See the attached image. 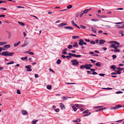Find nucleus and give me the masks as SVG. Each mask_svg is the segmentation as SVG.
<instances>
[{
  "instance_id": "nucleus-10",
  "label": "nucleus",
  "mask_w": 124,
  "mask_h": 124,
  "mask_svg": "<svg viewBox=\"0 0 124 124\" xmlns=\"http://www.w3.org/2000/svg\"><path fill=\"white\" fill-rule=\"evenodd\" d=\"M21 112L23 115H26L28 114L27 111L26 110H21Z\"/></svg>"
},
{
  "instance_id": "nucleus-27",
  "label": "nucleus",
  "mask_w": 124,
  "mask_h": 124,
  "mask_svg": "<svg viewBox=\"0 0 124 124\" xmlns=\"http://www.w3.org/2000/svg\"><path fill=\"white\" fill-rule=\"evenodd\" d=\"M18 23L21 25L23 26H24L25 25V24L23 23L20 22L19 21L18 22Z\"/></svg>"
},
{
  "instance_id": "nucleus-63",
  "label": "nucleus",
  "mask_w": 124,
  "mask_h": 124,
  "mask_svg": "<svg viewBox=\"0 0 124 124\" xmlns=\"http://www.w3.org/2000/svg\"><path fill=\"white\" fill-rule=\"evenodd\" d=\"M119 46L118 45H117V46H116L114 48V49H115V50L117 49L118 48V47H119Z\"/></svg>"
},
{
  "instance_id": "nucleus-17",
  "label": "nucleus",
  "mask_w": 124,
  "mask_h": 124,
  "mask_svg": "<svg viewBox=\"0 0 124 124\" xmlns=\"http://www.w3.org/2000/svg\"><path fill=\"white\" fill-rule=\"evenodd\" d=\"M38 121V120H33L31 122V124H36V122Z\"/></svg>"
},
{
  "instance_id": "nucleus-24",
  "label": "nucleus",
  "mask_w": 124,
  "mask_h": 124,
  "mask_svg": "<svg viewBox=\"0 0 124 124\" xmlns=\"http://www.w3.org/2000/svg\"><path fill=\"white\" fill-rule=\"evenodd\" d=\"M74 45H73V46L74 47H78V45L77 43L75 42L74 43Z\"/></svg>"
},
{
  "instance_id": "nucleus-34",
  "label": "nucleus",
  "mask_w": 124,
  "mask_h": 124,
  "mask_svg": "<svg viewBox=\"0 0 124 124\" xmlns=\"http://www.w3.org/2000/svg\"><path fill=\"white\" fill-rule=\"evenodd\" d=\"M102 107H103V106H97V107H93V108H100Z\"/></svg>"
},
{
  "instance_id": "nucleus-19",
  "label": "nucleus",
  "mask_w": 124,
  "mask_h": 124,
  "mask_svg": "<svg viewBox=\"0 0 124 124\" xmlns=\"http://www.w3.org/2000/svg\"><path fill=\"white\" fill-rule=\"evenodd\" d=\"M97 15L98 16L100 17H101V18H106V17L105 16V15H103V16H100L98 15Z\"/></svg>"
},
{
  "instance_id": "nucleus-35",
  "label": "nucleus",
  "mask_w": 124,
  "mask_h": 124,
  "mask_svg": "<svg viewBox=\"0 0 124 124\" xmlns=\"http://www.w3.org/2000/svg\"><path fill=\"white\" fill-rule=\"evenodd\" d=\"M14 61H12L11 62H10L8 63H7V65H9L10 64H14Z\"/></svg>"
},
{
  "instance_id": "nucleus-33",
  "label": "nucleus",
  "mask_w": 124,
  "mask_h": 124,
  "mask_svg": "<svg viewBox=\"0 0 124 124\" xmlns=\"http://www.w3.org/2000/svg\"><path fill=\"white\" fill-rule=\"evenodd\" d=\"M73 47V46L72 45H69L68 46V48L69 49H71Z\"/></svg>"
},
{
  "instance_id": "nucleus-2",
  "label": "nucleus",
  "mask_w": 124,
  "mask_h": 124,
  "mask_svg": "<svg viewBox=\"0 0 124 124\" xmlns=\"http://www.w3.org/2000/svg\"><path fill=\"white\" fill-rule=\"evenodd\" d=\"M71 62L72 63V64L74 65L78 66L79 64V62L77 61L76 59L72 60L71 61Z\"/></svg>"
},
{
  "instance_id": "nucleus-8",
  "label": "nucleus",
  "mask_w": 124,
  "mask_h": 124,
  "mask_svg": "<svg viewBox=\"0 0 124 124\" xmlns=\"http://www.w3.org/2000/svg\"><path fill=\"white\" fill-rule=\"evenodd\" d=\"M64 28L66 29L70 30H73L74 29V28L73 27L70 26H65L64 27Z\"/></svg>"
},
{
  "instance_id": "nucleus-16",
  "label": "nucleus",
  "mask_w": 124,
  "mask_h": 124,
  "mask_svg": "<svg viewBox=\"0 0 124 124\" xmlns=\"http://www.w3.org/2000/svg\"><path fill=\"white\" fill-rule=\"evenodd\" d=\"M79 38L80 37L79 36H72V38L73 39H75L76 38L79 39Z\"/></svg>"
},
{
  "instance_id": "nucleus-56",
  "label": "nucleus",
  "mask_w": 124,
  "mask_h": 124,
  "mask_svg": "<svg viewBox=\"0 0 124 124\" xmlns=\"http://www.w3.org/2000/svg\"><path fill=\"white\" fill-rule=\"evenodd\" d=\"M85 40L86 42H90V40L88 39H85Z\"/></svg>"
},
{
  "instance_id": "nucleus-26",
  "label": "nucleus",
  "mask_w": 124,
  "mask_h": 124,
  "mask_svg": "<svg viewBox=\"0 0 124 124\" xmlns=\"http://www.w3.org/2000/svg\"><path fill=\"white\" fill-rule=\"evenodd\" d=\"M61 62V61L60 59H58L56 62V63L57 64H59Z\"/></svg>"
},
{
  "instance_id": "nucleus-50",
  "label": "nucleus",
  "mask_w": 124,
  "mask_h": 124,
  "mask_svg": "<svg viewBox=\"0 0 124 124\" xmlns=\"http://www.w3.org/2000/svg\"><path fill=\"white\" fill-rule=\"evenodd\" d=\"M112 57L113 59H115L116 57V55H113L112 56Z\"/></svg>"
},
{
  "instance_id": "nucleus-12",
  "label": "nucleus",
  "mask_w": 124,
  "mask_h": 124,
  "mask_svg": "<svg viewBox=\"0 0 124 124\" xmlns=\"http://www.w3.org/2000/svg\"><path fill=\"white\" fill-rule=\"evenodd\" d=\"M106 42V41L103 39H101L99 41V43L100 44H103Z\"/></svg>"
},
{
  "instance_id": "nucleus-52",
  "label": "nucleus",
  "mask_w": 124,
  "mask_h": 124,
  "mask_svg": "<svg viewBox=\"0 0 124 124\" xmlns=\"http://www.w3.org/2000/svg\"><path fill=\"white\" fill-rule=\"evenodd\" d=\"M90 43L91 44H95V42L94 41H90Z\"/></svg>"
},
{
  "instance_id": "nucleus-57",
  "label": "nucleus",
  "mask_w": 124,
  "mask_h": 124,
  "mask_svg": "<svg viewBox=\"0 0 124 124\" xmlns=\"http://www.w3.org/2000/svg\"><path fill=\"white\" fill-rule=\"evenodd\" d=\"M67 84H76V83H66Z\"/></svg>"
},
{
  "instance_id": "nucleus-60",
  "label": "nucleus",
  "mask_w": 124,
  "mask_h": 124,
  "mask_svg": "<svg viewBox=\"0 0 124 124\" xmlns=\"http://www.w3.org/2000/svg\"><path fill=\"white\" fill-rule=\"evenodd\" d=\"M5 15H4L2 14L0 15V17H5Z\"/></svg>"
},
{
  "instance_id": "nucleus-38",
  "label": "nucleus",
  "mask_w": 124,
  "mask_h": 124,
  "mask_svg": "<svg viewBox=\"0 0 124 124\" xmlns=\"http://www.w3.org/2000/svg\"><path fill=\"white\" fill-rule=\"evenodd\" d=\"M28 44V43H25H25L22 46H21L22 47H24L25 46H26L27 44Z\"/></svg>"
},
{
  "instance_id": "nucleus-54",
  "label": "nucleus",
  "mask_w": 124,
  "mask_h": 124,
  "mask_svg": "<svg viewBox=\"0 0 124 124\" xmlns=\"http://www.w3.org/2000/svg\"><path fill=\"white\" fill-rule=\"evenodd\" d=\"M17 93L18 94H20L21 93V92L20 91L18 90H17Z\"/></svg>"
},
{
  "instance_id": "nucleus-37",
  "label": "nucleus",
  "mask_w": 124,
  "mask_h": 124,
  "mask_svg": "<svg viewBox=\"0 0 124 124\" xmlns=\"http://www.w3.org/2000/svg\"><path fill=\"white\" fill-rule=\"evenodd\" d=\"M89 111V110L88 109H87V110H85L82 113L83 114H85V113H87Z\"/></svg>"
},
{
  "instance_id": "nucleus-48",
  "label": "nucleus",
  "mask_w": 124,
  "mask_h": 124,
  "mask_svg": "<svg viewBox=\"0 0 124 124\" xmlns=\"http://www.w3.org/2000/svg\"><path fill=\"white\" fill-rule=\"evenodd\" d=\"M116 74H120L121 73V71L120 70H117L116 71Z\"/></svg>"
},
{
  "instance_id": "nucleus-45",
  "label": "nucleus",
  "mask_w": 124,
  "mask_h": 124,
  "mask_svg": "<svg viewBox=\"0 0 124 124\" xmlns=\"http://www.w3.org/2000/svg\"><path fill=\"white\" fill-rule=\"evenodd\" d=\"M91 20L92 21H95V22H96V21H98V19H92Z\"/></svg>"
},
{
  "instance_id": "nucleus-51",
  "label": "nucleus",
  "mask_w": 124,
  "mask_h": 124,
  "mask_svg": "<svg viewBox=\"0 0 124 124\" xmlns=\"http://www.w3.org/2000/svg\"><path fill=\"white\" fill-rule=\"evenodd\" d=\"M62 53L63 54H67V52L63 50L62 51Z\"/></svg>"
},
{
  "instance_id": "nucleus-11",
  "label": "nucleus",
  "mask_w": 124,
  "mask_h": 124,
  "mask_svg": "<svg viewBox=\"0 0 124 124\" xmlns=\"http://www.w3.org/2000/svg\"><path fill=\"white\" fill-rule=\"evenodd\" d=\"M79 44L81 46H82L83 45V43H84L83 40L81 39H80L79 40Z\"/></svg>"
},
{
  "instance_id": "nucleus-36",
  "label": "nucleus",
  "mask_w": 124,
  "mask_h": 124,
  "mask_svg": "<svg viewBox=\"0 0 124 124\" xmlns=\"http://www.w3.org/2000/svg\"><path fill=\"white\" fill-rule=\"evenodd\" d=\"M80 27L81 28L83 29H85L86 28V27L85 26H84L82 25H81Z\"/></svg>"
},
{
  "instance_id": "nucleus-41",
  "label": "nucleus",
  "mask_w": 124,
  "mask_h": 124,
  "mask_svg": "<svg viewBox=\"0 0 124 124\" xmlns=\"http://www.w3.org/2000/svg\"><path fill=\"white\" fill-rule=\"evenodd\" d=\"M27 58V57H22L21 58V59L22 60H25Z\"/></svg>"
},
{
  "instance_id": "nucleus-15",
  "label": "nucleus",
  "mask_w": 124,
  "mask_h": 124,
  "mask_svg": "<svg viewBox=\"0 0 124 124\" xmlns=\"http://www.w3.org/2000/svg\"><path fill=\"white\" fill-rule=\"evenodd\" d=\"M81 69H83L84 68H85L86 69V66L85 64V65H81L80 66Z\"/></svg>"
},
{
  "instance_id": "nucleus-3",
  "label": "nucleus",
  "mask_w": 124,
  "mask_h": 124,
  "mask_svg": "<svg viewBox=\"0 0 124 124\" xmlns=\"http://www.w3.org/2000/svg\"><path fill=\"white\" fill-rule=\"evenodd\" d=\"M122 107V106L120 105H117L116 106L112 107L111 108V109H117L119 108H121Z\"/></svg>"
},
{
  "instance_id": "nucleus-9",
  "label": "nucleus",
  "mask_w": 124,
  "mask_h": 124,
  "mask_svg": "<svg viewBox=\"0 0 124 124\" xmlns=\"http://www.w3.org/2000/svg\"><path fill=\"white\" fill-rule=\"evenodd\" d=\"M109 43L111 44L114 43L115 44L117 45H120V43L119 42H117L116 41H111L109 42Z\"/></svg>"
},
{
  "instance_id": "nucleus-59",
  "label": "nucleus",
  "mask_w": 124,
  "mask_h": 124,
  "mask_svg": "<svg viewBox=\"0 0 124 124\" xmlns=\"http://www.w3.org/2000/svg\"><path fill=\"white\" fill-rule=\"evenodd\" d=\"M79 15V12H78L77 13V14H76V17H78Z\"/></svg>"
},
{
  "instance_id": "nucleus-44",
  "label": "nucleus",
  "mask_w": 124,
  "mask_h": 124,
  "mask_svg": "<svg viewBox=\"0 0 124 124\" xmlns=\"http://www.w3.org/2000/svg\"><path fill=\"white\" fill-rule=\"evenodd\" d=\"M120 51V49H116L115 50H114V51L115 52H119Z\"/></svg>"
},
{
  "instance_id": "nucleus-6",
  "label": "nucleus",
  "mask_w": 124,
  "mask_h": 124,
  "mask_svg": "<svg viewBox=\"0 0 124 124\" xmlns=\"http://www.w3.org/2000/svg\"><path fill=\"white\" fill-rule=\"evenodd\" d=\"M85 65L86 66V69L89 70L91 69V68L92 66V65L90 64H85Z\"/></svg>"
},
{
  "instance_id": "nucleus-5",
  "label": "nucleus",
  "mask_w": 124,
  "mask_h": 124,
  "mask_svg": "<svg viewBox=\"0 0 124 124\" xmlns=\"http://www.w3.org/2000/svg\"><path fill=\"white\" fill-rule=\"evenodd\" d=\"M68 24L66 22L62 23L59 24L58 25V27H62L63 26L67 25Z\"/></svg>"
},
{
  "instance_id": "nucleus-4",
  "label": "nucleus",
  "mask_w": 124,
  "mask_h": 124,
  "mask_svg": "<svg viewBox=\"0 0 124 124\" xmlns=\"http://www.w3.org/2000/svg\"><path fill=\"white\" fill-rule=\"evenodd\" d=\"M27 69V70L28 71H32V69H31V66L30 65H29L26 66L25 67Z\"/></svg>"
},
{
  "instance_id": "nucleus-40",
  "label": "nucleus",
  "mask_w": 124,
  "mask_h": 124,
  "mask_svg": "<svg viewBox=\"0 0 124 124\" xmlns=\"http://www.w3.org/2000/svg\"><path fill=\"white\" fill-rule=\"evenodd\" d=\"M54 110L56 112H58L59 111V109L58 108H56L55 109H54Z\"/></svg>"
},
{
  "instance_id": "nucleus-62",
  "label": "nucleus",
  "mask_w": 124,
  "mask_h": 124,
  "mask_svg": "<svg viewBox=\"0 0 124 124\" xmlns=\"http://www.w3.org/2000/svg\"><path fill=\"white\" fill-rule=\"evenodd\" d=\"M0 9H1L3 10H6V8H0Z\"/></svg>"
},
{
  "instance_id": "nucleus-42",
  "label": "nucleus",
  "mask_w": 124,
  "mask_h": 124,
  "mask_svg": "<svg viewBox=\"0 0 124 124\" xmlns=\"http://www.w3.org/2000/svg\"><path fill=\"white\" fill-rule=\"evenodd\" d=\"M91 29H92V30L93 32H94V33H96V31L95 30H94V28H93V27H91Z\"/></svg>"
},
{
  "instance_id": "nucleus-23",
  "label": "nucleus",
  "mask_w": 124,
  "mask_h": 124,
  "mask_svg": "<svg viewBox=\"0 0 124 124\" xmlns=\"http://www.w3.org/2000/svg\"><path fill=\"white\" fill-rule=\"evenodd\" d=\"M116 68V66L115 65H112L111 66L110 68L111 69L115 70Z\"/></svg>"
},
{
  "instance_id": "nucleus-21",
  "label": "nucleus",
  "mask_w": 124,
  "mask_h": 124,
  "mask_svg": "<svg viewBox=\"0 0 124 124\" xmlns=\"http://www.w3.org/2000/svg\"><path fill=\"white\" fill-rule=\"evenodd\" d=\"M20 42L21 41H19L17 43L14 44V46L15 47L17 46L20 43Z\"/></svg>"
},
{
  "instance_id": "nucleus-61",
  "label": "nucleus",
  "mask_w": 124,
  "mask_h": 124,
  "mask_svg": "<svg viewBox=\"0 0 124 124\" xmlns=\"http://www.w3.org/2000/svg\"><path fill=\"white\" fill-rule=\"evenodd\" d=\"M92 74L93 75H96L97 74V73L96 72L94 71L92 73Z\"/></svg>"
},
{
  "instance_id": "nucleus-29",
  "label": "nucleus",
  "mask_w": 124,
  "mask_h": 124,
  "mask_svg": "<svg viewBox=\"0 0 124 124\" xmlns=\"http://www.w3.org/2000/svg\"><path fill=\"white\" fill-rule=\"evenodd\" d=\"M115 46L116 45L115 44H113L110 45V47L111 48H114Z\"/></svg>"
},
{
  "instance_id": "nucleus-13",
  "label": "nucleus",
  "mask_w": 124,
  "mask_h": 124,
  "mask_svg": "<svg viewBox=\"0 0 124 124\" xmlns=\"http://www.w3.org/2000/svg\"><path fill=\"white\" fill-rule=\"evenodd\" d=\"M91 9V8L87 9H85L84 11H83L84 14H86L88 11L90 10Z\"/></svg>"
},
{
  "instance_id": "nucleus-14",
  "label": "nucleus",
  "mask_w": 124,
  "mask_h": 124,
  "mask_svg": "<svg viewBox=\"0 0 124 124\" xmlns=\"http://www.w3.org/2000/svg\"><path fill=\"white\" fill-rule=\"evenodd\" d=\"M7 33L8 34V39H10L11 37V33L10 32L7 31Z\"/></svg>"
},
{
  "instance_id": "nucleus-25",
  "label": "nucleus",
  "mask_w": 124,
  "mask_h": 124,
  "mask_svg": "<svg viewBox=\"0 0 124 124\" xmlns=\"http://www.w3.org/2000/svg\"><path fill=\"white\" fill-rule=\"evenodd\" d=\"M72 108L73 109V110L74 111H76L77 110V108L75 106H73Z\"/></svg>"
},
{
  "instance_id": "nucleus-28",
  "label": "nucleus",
  "mask_w": 124,
  "mask_h": 124,
  "mask_svg": "<svg viewBox=\"0 0 124 124\" xmlns=\"http://www.w3.org/2000/svg\"><path fill=\"white\" fill-rule=\"evenodd\" d=\"M51 85H49L47 86V88L48 90H50L51 89Z\"/></svg>"
},
{
  "instance_id": "nucleus-31",
  "label": "nucleus",
  "mask_w": 124,
  "mask_h": 124,
  "mask_svg": "<svg viewBox=\"0 0 124 124\" xmlns=\"http://www.w3.org/2000/svg\"><path fill=\"white\" fill-rule=\"evenodd\" d=\"M72 7V5H68V6H67V8L70 9Z\"/></svg>"
},
{
  "instance_id": "nucleus-22",
  "label": "nucleus",
  "mask_w": 124,
  "mask_h": 124,
  "mask_svg": "<svg viewBox=\"0 0 124 124\" xmlns=\"http://www.w3.org/2000/svg\"><path fill=\"white\" fill-rule=\"evenodd\" d=\"M95 64L96 66H100L101 65V63L99 62H97Z\"/></svg>"
},
{
  "instance_id": "nucleus-49",
  "label": "nucleus",
  "mask_w": 124,
  "mask_h": 124,
  "mask_svg": "<svg viewBox=\"0 0 124 124\" xmlns=\"http://www.w3.org/2000/svg\"><path fill=\"white\" fill-rule=\"evenodd\" d=\"M123 93L122 91H118L116 92V93L117 94L121 93Z\"/></svg>"
},
{
  "instance_id": "nucleus-64",
  "label": "nucleus",
  "mask_w": 124,
  "mask_h": 124,
  "mask_svg": "<svg viewBox=\"0 0 124 124\" xmlns=\"http://www.w3.org/2000/svg\"><path fill=\"white\" fill-rule=\"evenodd\" d=\"M124 32V31H121L119 32V33L120 34H123Z\"/></svg>"
},
{
  "instance_id": "nucleus-39",
  "label": "nucleus",
  "mask_w": 124,
  "mask_h": 124,
  "mask_svg": "<svg viewBox=\"0 0 124 124\" xmlns=\"http://www.w3.org/2000/svg\"><path fill=\"white\" fill-rule=\"evenodd\" d=\"M102 89H105L108 90H112V88H102Z\"/></svg>"
},
{
  "instance_id": "nucleus-30",
  "label": "nucleus",
  "mask_w": 124,
  "mask_h": 124,
  "mask_svg": "<svg viewBox=\"0 0 124 124\" xmlns=\"http://www.w3.org/2000/svg\"><path fill=\"white\" fill-rule=\"evenodd\" d=\"M71 23L73 25L75 26H76L77 25V24L74 23V22L73 21H71Z\"/></svg>"
},
{
  "instance_id": "nucleus-7",
  "label": "nucleus",
  "mask_w": 124,
  "mask_h": 124,
  "mask_svg": "<svg viewBox=\"0 0 124 124\" xmlns=\"http://www.w3.org/2000/svg\"><path fill=\"white\" fill-rule=\"evenodd\" d=\"M60 106L62 110L63 109L65 108V105L63 104L62 103H60Z\"/></svg>"
},
{
  "instance_id": "nucleus-1",
  "label": "nucleus",
  "mask_w": 124,
  "mask_h": 124,
  "mask_svg": "<svg viewBox=\"0 0 124 124\" xmlns=\"http://www.w3.org/2000/svg\"><path fill=\"white\" fill-rule=\"evenodd\" d=\"M14 54V53L9 52L8 51H4L1 53H0V55L6 56H12Z\"/></svg>"
},
{
  "instance_id": "nucleus-55",
  "label": "nucleus",
  "mask_w": 124,
  "mask_h": 124,
  "mask_svg": "<svg viewBox=\"0 0 124 124\" xmlns=\"http://www.w3.org/2000/svg\"><path fill=\"white\" fill-rule=\"evenodd\" d=\"M99 75L100 76L103 77L105 75V74H104L100 73L99 74Z\"/></svg>"
},
{
  "instance_id": "nucleus-47",
  "label": "nucleus",
  "mask_w": 124,
  "mask_h": 124,
  "mask_svg": "<svg viewBox=\"0 0 124 124\" xmlns=\"http://www.w3.org/2000/svg\"><path fill=\"white\" fill-rule=\"evenodd\" d=\"M84 13L82 11L81 12L80 14V16L81 17L84 14Z\"/></svg>"
},
{
  "instance_id": "nucleus-58",
  "label": "nucleus",
  "mask_w": 124,
  "mask_h": 124,
  "mask_svg": "<svg viewBox=\"0 0 124 124\" xmlns=\"http://www.w3.org/2000/svg\"><path fill=\"white\" fill-rule=\"evenodd\" d=\"M91 71L92 72H94L95 70L94 69H90Z\"/></svg>"
},
{
  "instance_id": "nucleus-18",
  "label": "nucleus",
  "mask_w": 124,
  "mask_h": 124,
  "mask_svg": "<svg viewBox=\"0 0 124 124\" xmlns=\"http://www.w3.org/2000/svg\"><path fill=\"white\" fill-rule=\"evenodd\" d=\"M10 47V46L9 45H7L3 46V47L7 48H9Z\"/></svg>"
},
{
  "instance_id": "nucleus-46",
  "label": "nucleus",
  "mask_w": 124,
  "mask_h": 124,
  "mask_svg": "<svg viewBox=\"0 0 124 124\" xmlns=\"http://www.w3.org/2000/svg\"><path fill=\"white\" fill-rule=\"evenodd\" d=\"M90 61L92 62L93 63H94V64H95V63L96 62V61L94 60H93L92 59H91L90 60Z\"/></svg>"
},
{
  "instance_id": "nucleus-20",
  "label": "nucleus",
  "mask_w": 124,
  "mask_h": 124,
  "mask_svg": "<svg viewBox=\"0 0 124 124\" xmlns=\"http://www.w3.org/2000/svg\"><path fill=\"white\" fill-rule=\"evenodd\" d=\"M69 55H71V56H72L73 57H76V55L75 54H72L71 53H69L68 54Z\"/></svg>"
},
{
  "instance_id": "nucleus-32",
  "label": "nucleus",
  "mask_w": 124,
  "mask_h": 124,
  "mask_svg": "<svg viewBox=\"0 0 124 124\" xmlns=\"http://www.w3.org/2000/svg\"><path fill=\"white\" fill-rule=\"evenodd\" d=\"M6 44L7 43L6 42H0V46H2Z\"/></svg>"
},
{
  "instance_id": "nucleus-53",
  "label": "nucleus",
  "mask_w": 124,
  "mask_h": 124,
  "mask_svg": "<svg viewBox=\"0 0 124 124\" xmlns=\"http://www.w3.org/2000/svg\"><path fill=\"white\" fill-rule=\"evenodd\" d=\"M62 98L63 100H65L67 99V97H66L65 96H63Z\"/></svg>"
},
{
  "instance_id": "nucleus-43",
  "label": "nucleus",
  "mask_w": 124,
  "mask_h": 124,
  "mask_svg": "<svg viewBox=\"0 0 124 124\" xmlns=\"http://www.w3.org/2000/svg\"><path fill=\"white\" fill-rule=\"evenodd\" d=\"M66 58L68 59H69L70 58H71V55H68V56H66Z\"/></svg>"
}]
</instances>
